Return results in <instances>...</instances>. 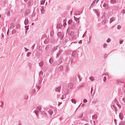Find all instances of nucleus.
Segmentation results:
<instances>
[{"mask_svg": "<svg viewBox=\"0 0 125 125\" xmlns=\"http://www.w3.org/2000/svg\"><path fill=\"white\" fill-rule=\"evenodd\" d=\"M106 76H104V77L103 81L104 82H105L106 81Z\"/></svg>", "mask_w": 125, "mask_h": 125, "instance_id": "nucleus-52", "label": "nucleus"}, {"mask_svg": "<svg viewBox=\"0 0 125 125\" xmlns=\"http://www.w3.org/2000/svg\"><path fill=\"white\" fill-rule=\"evenodd\" d=\"M48 113L49 114L51 115H52L53 113V111L52 109H50L48 111Z\"/></svg>", "mask_w": 125, "mask_h": 125, "instance_id": "nucleus-28", "label": "nucleus"}, {"mask_svg": "<svg viewBox=\"0 0 125 125\" xmlns=\"http://www.w3.org/2000/svg\"><path fill=\"white\" fill-rule=\"evenodd\" d=\"M31 92L34 93L35 92V88H32L31 89Z\"/></svg>", "mask_w": 125, "mask_h": 125, "instance_id": "nucleus-39", "label": "nucleus"}, {"mask_svg": "<svg viewBox=\"0 0 125 125\" xmlns=\"http://www.w3.org/2000/svg\"><path fill=\"white\" fill-rule=\"evenodd\" d=\"M93 91V89L92 88H91V94H92V92Z\"/></svg>", "mask_w": 125, "mask_h": 125, "instance_id": "nucleus-54", "label": "nucleus"}, {"mask_svg": "<svg viewBox=\"0 0 125 125\" xmlns=\"http://www.w3.org/2000/svg\"><path fill=\"white\" fill-rule=\"evenodd\" d=\"M73 23V21L71 19L69 20L68 21V23L69 25H71Z\"/></svg>", "mask_w": 125, "mask_h": 125, "instance_id": "nucleus-27", "label": "nucleus"}, {"mask_svg": "<svg viewBox=\"0 0 125 125\" xmlns=\"http://www.w3.org/2000/svg\"><path fill=\"white\" fill-rule=\"evenodd\" d=\"M0 107L1 108L0 109V111H1L2 109L3 108V106L1 105H0Z\"/></svg>", "mask_w": 125, "mask_h": 125, "instance_id": "nucleus-56", "label": "nucleus"}, {"mask_svg": "<svg viewBox=\"0 0 125 125\" xmlns=\"http://www.w3.org/2000/svg\"><path fill=\"white\" fill-rule=\"evenodd\" d=\"M83 102L84 103H86L87 102V100L86 99H84L83 100Z\"/></svg>", "mask_w": 125, "mask_h": 125, "instance_id": "nucleus-50", "label": "nucleus"}, {"mask_svg": "<svg viewBox=\"0 0 125 125\" xmlns=\"http://www.w3.org/2000/svg\"><path fill=\"white\" fill-rule=\"evenodd\" d=\"M54 34V31H52L50 33V36L51 38H52L53 37V35Z\"/></svg>", "mask_w": 125, "mask_h": 125, "instance_id": "nucleus-25", "label": "nucleus"}, {"mask_svg": "<svg viewBox=\"0 0 125 125\" xmlns=\"http://www.w3.org/2000/svg\"><path fill=\"white\" fill-rule=\"evenodd\" d=\"M28 98V96L27 95H26L24 99L25 100H27Z\"/></svg>", "mask_w": 125, "mask_h": 125, "instance_id": "nucleus-42", "label": "nucleus"}, {"mask_svg": "<svg viewBox=\"0 0 125 125\" xmlns=\"http://www.w3.org/2000/svg\"><path fill=\"white\" fill-rule=\"evenodd\" d=\"M107 45L106 43H104L103 46V47L104 48H105L107 47Z\"/></svg>", "mask_w": 125, "mask_h": 125, "instance_id": "nucleus-47", "label": "nucleus"}, {"mask_svg": "<svg viewBox=\"0 0 125 125\" xmlns=\"http://www.w3.org/2000/svg\"><path fill=\"white\" fill-rule=\"evenodd\" d=\"M74 32L73 31H69V35L70 36H72L74 34Z\"/></svg>", "mask_w": 125, "mask_h": 125, "instance_id": "nucleus-19", "label": "nucleus"}, {"mask_svg": "<svg viewBox=\"0 0 125 125\" xmlns=\"http://www.w3.org/2000/svg\"><path fill=\"white\" fill-rule=\"evenodd\" d=\"M10 13L9 11L8 10L6 11L5 12V14H6L7 16H10Z\"/></svg>", "mask_w": 125, "mask_h": 125, "instance_id": "nucleus-29", "label": "nucleus"}, {"mask_svg": "<svg viewBox=\"0 0 125 125\" xmlns=\"http://www.w3.org/2000/svg\"><path fill=\"white\" fill-rule=\"evenodd\" d=\"M122 13L123 14H124L125 13V10H122Z\"/></svg>", "mask_w": 125, "mask_h": 125, "instance_id": "nucleus-61", "label": "nucleus"}, {"mask_svg": "<svg viewBox=\"0 0 125 125\" xmlns=\"http://www.w3.org/2000/svg\"><path fill=\"white\" fill-rule=\"evenodd\" d=\"M110 2L111 3L115 4L116 3L117 1L116 0H111Z\"/></svg>", "mask_w": 125, "mask_h": 125, "instance_id": "nucleus-31", "label": "nucleus"}, {"mask_svg": "<svg viewBox=\"0 0 125 125\" xmlns=\"http://www.w3.org/2000/svg\"><path fill=\"white\" fill-rule=\"evenodd\" d=\"M108 56V55L107 54H105V55L104 57V58H106Z\"/></svg>", "mask_w": 125, "mask_h": 125, "instance_id": "nucleus-60", "label": "nucleus"}, {"mask_svg": "<svg viewBox=\"0 0 125 125\" xmlns=\"http://www.w3.org/2000/svg\"><path fill=\"white\" fill-rule=\"evenodd\" d=\"M83 116V113L81 114V115H80V116H79V118H80L82 117Z\"/></svg>", "mask_w": 125, "mask_h": 125, "instance_id": "nucleus-51", "label": "nucleus"}, {"mask_svg": "<svg viewBox=\"0 0 125 125\" xmlns=\"http://www.w3.org/2000/svg\"><path fill=\"white\" fill-rule=\"evenodd\" d=\"M58 45L56 47H54L53 48H52L51 50L52 52H55L56 50H57L58 49Z\"/></svg>", "mask_w": 125, "mask_h": 125, "instance_id": "nucleus-10", "label": "nucleus"}, {"mask_svg": "<svg viewBox=\"0 0 125 125\" xmlns=\"http://www.w3.org/2000/svg\"><path fill=\"white\" fill-rule=\"evenodd\" d=\"M114 122L115 125H117V120L116 119H115L114 120Z\"/></svg>", "mask_w": 125, "mask_h": 125, "instance_id": "nucleus-53", "label": "nucleus"}, {"mask_svg": "<svg viewBox=\"0 0 125 125\" xmlns=\"http://www.w3.org/2000/svg\"><path fill=\"white\" fill-rule=\"evenodd\" d=\"M96 0H95L93 1V3L91 4V6L89 7V9L90 10L91 9V8L93 7L92 6L95 3Z\"/></svg>", "mask_w": 125, "mask_h": 125, "instance_id": "nucleus-21", "label": "nucleus"}, {"mask_svg": "<svg viewBox=\"0 0 125 125\" xmlns=\"http://www.w3.org/2000/svg\"><path fill=\"white\" fill-rule=\"evenodd\" d=\"M24 48L25 49V51L26 52L27 51L29 50L28 49H27L26 48L24 47Z\"/></svg>", "mask_w": 125, "mask_h": 125, "instance_id": "nucleus-62", "label": "nucleus"}, {"mask_svg": "<svg viewBox=\"0 0 125 125\" xmlns=\"http://www.w3.org/2000/svg\"><path fill=\"white\" fill-rule=\"evenodd\" d=\"M97 116L95 114L92 116L93 119L94 120H95L97 118Z\"/></svg>", "mask_w": 125, "mask_h": 125, "instance_id": "nucleus-23", "label": "nucleus"}, {"mask_svg": "<svg viewBox=\"0 0 125 125\" xmlns=\"http://www.w3.org/2000/svg\"><path fill=\"white\" fill-rule=\"evenodd\" d=\"M119 125H125L123 122L121 121L119 124Z\"/></svg>", "mask_w": 125, "mask_h": 125, "instance_id": "nucleus-49", "label": "nucleus"}, {"mask_svg": "<svg viewBox=\"0 0 125 125\" xmlns=\"http://www.w3.org/2000/svg\"><path fill=\"white\" fill-rule=\"evenodd\" d=\"M58 37L60 39V40H62L63 37V34H62V33L61 32H58L57 33Z\"/></svg>", "mask_w": 125, "mask_h": 125, "instance_id": "nucleus-2", "label": "nucleus"}, {"mask_svg": "<svg viewBox=\"0 0 125 125\" xmlns=\"http://www.w3.org/2000/svg\"><path fill=\"white\" fill-rule=\"evenodd\" d=\"M78 77L80 80V81H81L82 80V78L81 77L80 75H79V74L78 75Z\"/></svg>", "mask_w": 125, "mask_h": 125, "instance_id": "nucleus-40", "label": "nucleus"}, {"mask_svg": "<svg viewBox=\"0 0 125 125\" xmlns=\"http://www.w3.org/2000/svg\"><path fill=\"white\" fill-rule=\"evenodd\" d=\"M121 28V27L119 25H118L117 27V29L118 30L120 29Z\"/></svg>", "mask_w": 125, "mask_h": 125, "instance_id": "nucleus-57", "label": "nucleus"}, {"mask_svg": "<svg viewBox=\"0 0 125 125\" xmlns=\"http://www.w3.org/2000/svg\"><path fill=\"white\" fill-rule=\"evenodd\" d=\"M35 16V13H34V12H33L31 15V17H33L34 16Z\"/></svg>", "mask_w": 125, "mask_h": 125, "instance_id": "nucleus-46", "label": "nucleus"}, {"mask_svg": "<svg viewBox=\"0 0 125 125\" xmlns=\"http://www.w3.org/2000/svg\"><path fill=\"white\" fill-rule=\"evenodd\" d=\"M31 11L30 9H28L26 10L24 13V15L25 16H26L29 15Z\"/></svg>", "mask_w": 125, "mask_h": 125, "instance_id": "nucleus-4", "label": "nucleus"}, {"mask_svg": "<svg viewBox=\"0 0 125 125\" xmlns=\"http://www.w3.org/2000/svg\"><path fill=\"white\" fill-rule=\"evenodd\" d=\"M29 21L27 18H26L24 21V24L25 25H27L29 23Z\"/></svg>", "mask_w": 125, "mask_h": 125, "instance_id": "nucleus-13", "label": "nucleus"}, {"mask_svg": "<svg viewBox=\"0 0 125 125\" xmlns=\"http://www.w3.org/2000/svg\"><path fill=\"white\" fill-rule=\"evenodd\" d=\"M119 117L120 119L121 120H122L124 117L123 114L121 112L119 113Z\"/></svg>", "mask_w": 125, "mask_h": 125, "instance_id": "nucleus-7", "label": "nucleus"}, {"mask_svg": "<svg viewBox=\"0 0 125 125\" xmlns=\"http://www.w3.org/2000/svg\"><path fill=\"white\" fill-rule=\"evenodd\" d=\"M77 52L76 51H74L72 53V56L73 57H74L77 54Z\"/></svg>", "mask_w": 125, "mask_h": 125, "instance_id": "nucleus-24", "label": "nucleus"}, {"mask_svg": "<svg viewBox=\"0 0 125 125\" xmlns=\"http://www.w3.org/2000/svg\"><path fill=\"white\" fill-rule=\"evenodd\" d=\"M45 1V0H42L41 1L40 4L43 5Z\"/></svg>", "mask_w": 125, "mask_h": 125, "instance_id": "nucleus-33", "label": "nucleus"}, {"mask_svg": "<svg viewBox=\"0 0 125 125\" xmlns=\"http://www.w3.org/2000/svg\"><path fill=\"white\" fill-rule=\"evenodd\" d=\"M76 27V26L75 24H73L71 26V29L73 30L75 29Z\"/></svg>", "mask_w": 125, "mask_h": 125, "instance_id": "nucleus-17", "label": "nucleus"}, {"mask_svg": "<svg viewBox=\"0 0 125 125\" xmlns=\"http://www.w3.org/2000/svg\"><path fill=\"white\" fill-rule=\"evenodd\" d=\"M114 102L115 103L116 105L119 104L117 100L116 99H114Z\"/></svg>", "mask_w": 125, "mask_h": 125, "instance_id": "nucleus-38", "label": "nucleus"}, {"mask_svg": "<svg viewBox=\"0 0 125 125\" xmlns=\"http://www.w3.org/2000/svg\"><path fill=\"white\" fill-rule=\"evenodd\" d=\"M64 67L62 65H61L59 67L58 70L59 71H62Z\"/></svg>", "mask_w": 125, "mask_h": 125, "instance_id": "nucleus-15", "label": "nucleus"}, {"mask_svg": "<svg viewBox=\"0 0 125 125\" xmlns=\"http://www.w3.org/2000/svg\"><path fill=\"white\" fill-rule=\"evenodd\" d=\"M61 88V86H59L56 88L55 89V91L57 92L60 93V90Z\"/></svg>", "mask_w": 125, "mask_h": 125, "instance_id": "nucleus-6", "label": "nucleus"}, {"mask_svg": "<svg viewBox=\"0 0 125 125\" xmlns=\"http://www.w3.org/2000/svg\"><path fill=\"white\" fill-rule=\"evenodd\" d=\"M36 88L37 89V91H38L39 90L40 88V87L39 86H37V85H36Z\"/></svg>", "mask_w": 125, "mask_h": 125, "instance_id": "nucleus-48", "label": "nucleus"}, {"mask_svg": "<svg viewBox=\"0 0 125 125\" xmlns=\"http://www.w3.org/2000/svg\"><path fill=\"white\" fill-rule=\"evenodd\" d=\"M94 11L98 17L100 16V14L99 12L96 9H94Z\"/></svg>", "mask_w": 125, "mask_h": 125, "instance_id": "nucleus-12", "label": "nucleus"}, {"mask_svg": "<svg viewBox=\"0 0 125 125\" xmlns=\"http://www.w3.org/2000/svg\"><path fill=\"white\" fill-rule=\"evenodd\" d=\"M15 26V24L13 23H12L10 24V28H13Z\"/></svg>", "mask_w": 125, "mask_h": 125, "instance_id": "nucleus-26", "label": "nucleus"}, {"mask_svg": "<svg viewBox=\"0 0 125 125\" xmlns=\"http://www.w3.org/2000/svg\"><path fill=\"white\" fill-rule=\"evenodd\" d=\"M62 52V51L61 50H60L58 53H57L56 58H57L61 54V52Z\"/></svg>", "mask_w": 125, "mask_h": 125, "instance_id": "nucleus-9", "label": "nucleus"}, {"mask_svg": "<svg viewBox=\"0 0 125 125\" xmlns=\"http://www.w3.org/2000/svg\"><path fill=\"white\" fill-rule=\"evenodd\" d=\"M73 58L72 57L70 58V60L69 61V63H70L71 64L73 62Z\"/></svg>", "mask_w": 125, "mask_h": 125, "instance_id": "nucleus-18", "label": "nucleus"}, {"mask_svg": "<svg viewBox=\"0 0 125 125\" xmlns=\"http://www.w3.org/2000/svg\"><path fill=\"white\" fill-rule=\"evenodd\" d=\"M107 5L106 3H104V5H103V6L104 7H106Z\"/></svg>", "mask_w": 125, "mask_h": 125, "instance_id": "nucleus-58", "label": "nucleus"}, {"mask_svg": "<svg viewBox=\"0 0 125 125\" xmlns=\"http://www.w3.org/2000/svg\"><path fill=\"white\" fill-rule=\"evenodd\" d=\"M117 105L118 107L119 108H121V105L120 104H117Z\"/></svg>", "mask_w": 125, "mask_h": 125, "instance_id": "nucleus-55", "label": "nucleus"}, {"mask_svg": "<svg viewBox=\"0 0 125 125\" xmlns=\"http://www.w3.org/2000/svg\"><path fill=\"white\" fill-rule=\"evenodd\" d=\"M43 72L42 71H41L39 73V77L38 79L39 85H40L41 84L42 82V76Z\"/></svg>", "mask_w": 125, "mask_h": 125, "instance_id": "nucleus-1", "label": "nucleus"}, {"mask_svg": "<svg viewBox=\"0 0 125 125\" xmlns=\"http://www.w3.org/2000/svg\"><path fill=\"white\" fill-rule=\"evenodd\" d=\"M34 112H35V114L37 116H39V114L38 113L39 112L38 111H37V110H35L34 111Z\"/></svg>", "mask_w": 125, "mask_h": 125, "instance_id": "nucleus-35", "label": "nucleus"}, {"mask_svg": "<svg viewBox=\"0 0 125 125\" xmlns=\"http://www.w3.org/2000/svg\"><path fill=\"white\" fill-rule=\"evenodd\" d=\"M113 106L114 109L116 111H117V108H116V107L115 106V105H113Z\"/></svg>", "mask_w": 125, "mask_h": 125, "instance_id": "nucleus-37", "label": "nucleus"}, {"mask_svg": "<svg viewBox=\"0 0 125 125\" xmlns=\"http://www.w3.org/2000/svg\"><path fill=\"white\" fill-rule=\"evenodd\" d=\"M91 78H93V77L92 76H91L90 77V80L92 81H93L94 80V79L93 78V79H91Z\"/></svg>", "mask_w": 125, "mask_h": 125, "instance_id": "nucleus-59", "label": "nucleus"}, {"mask_svg": "<svg viewBox=\"0 0 125 125\" xmlns=\"http://www.w3.org/2000/svg\"><path fill=\"white\" fill-rule=\"evenodd\" d=\"M115 17H112L110 19V22L112 23L113 22V21L115 20Z\"/></svg>", "mask_w": 125, "mask_h": 125, "instance_id": "nucleus-30", "label": "nucleus"}, {"mask_svg": "<svg viewBox=\"0 0 125 125\" xmlns=\"http://www.w3.org/2000/svg\"><path fill=\"white\" fill-rule=\"evenodd\" d=\"M33 3V0H29L27 3V6L30 7L32 5Z\"/></svg>", "mask_w": 125, "mask_h": 125, "instance_id": "nucleus-5", "label": "nucleus"}, {"mask_svg": "<svg viewBox=\"0 0 125 125\" xmlns=\"http://www.w3.org/2000/svg\"><path fill=\"white\" fill-rule=\"evenodd\" d=\"M92 38V37L91 36H90L89 39V41H91Z\"/></svg>", "mask_w": 125, "mask_h": 125, "instance_id": "nucleus-64", "label": "nucleus"}, {"mask_svg": "<svg viewBox=\"0 0 125 125\" xmlns=\"http://www.w3.org/2000/svg\"><path fill=\"white\" fill-rule=\"evenodd\" d=\"M64 93L65 94H68L70 92V90L68 89H66L64 90Z\"/></svg>", "mask_w": 125, "mask_h": 125, "instance_id": "nucleus-11", "label": "nucleus"}, {"mask_svg": "<svg viewBox=\"0 0 125 125\" xmlns=\"http://www.w3.org/2000/svg\"><path fill=\"white\" fill-rule=\"evenodd\" d=\"M41 12L42 14L44 13V10L43 9V7L42 6H41L40 8Z\"/></svg>", "mask_w": 125, "mask_h": 125, "instance_id": "nucleus-20", "label": "nucleus"}, {"mask_svg": "<svg viewBox=\"0 0 125 125\" xmlns=\"http://www.w3.org/2000/svg\"><path fill=\"white\" fill-rule=\"evenodd\" d=\"M31 52H29L27 53V56L28 57H29V56L31 54Z\"/></svg>", "mask_w": 125, "mask_h": 125, "instance_id": "nucleus-43", "label": "nucleus"}, {"mask_svg": "<svg viewBox=\"0 0 125 125\" xmlns=\"http://www.w3.org/2000/svg\"><path fill=\"white\" fill-rule=\"evenodd\" d=\"M39 66L40 67H42L44 65V63L43 61H42L40 62H39Z\"/></svg>", "mask_w": 125, "mask_h": 125, "instance_id": "nucleus-22", "label": "nucleus"}, {"mask_svg": "<svg viewBox=\"0 0 125 125\" xmlns=\"http://www.w3.org/2000/svg\"><path fill=\"white\" fill-rule=\"evenodd\" d=\"M63 61V60L62 57L61 56H60L58 61L57 62V64L58 65H59L60 64L62 63Z\"/></svg>", "mask_w": 125, "mask_h": 125, "instance_id": "nucleus-3", "label": "nucleus"}, {"mask_svg": "<svg viewBox=\"0 0 125 125\" xmlns=\"http://www.w3.org/2000/svg\"><path fill=\"white\" fill-rule=\"evenodd\" d=\"M53 60L52 58L51 57L49 60V62L50 64H52L53 62Z\"/></svg>", "mask_w": 125, "mask_h": 125, "instance_id": "nucleus-32", "label": "nucleus"}, {"mask_svg": "<svg viewBox=\"0 0 125 125\" xmlns=\"http://www.w3.org/2000/svg\"><path fill=\"white\" fill-rule=\"evenodd\" d=\"M73 84L72 83H70L68 84L67 86L70 89H72L73 87Z\"/></svg>", "mask_w": 125, "mask_h": 125, "instance_id": "nucleus-8", "label": "nucleus"}, {"mask_svg": "<svg viewBox=\"0 0 125 125\" xmlns=\"http://www.w3.org/2000/svg\"><path fill=\"white\" fill-rule=\"evenodd\" d=\"M72 102L74 104H76V101L72 99L71 100Z\"/></svg>", "mask_w": 125, "mask_h": 125, "instance_id": "nucleus-44", "label": "nucleus"}, {"mask_svg": "<svg viewBox=\"0 0 125 125\" xmlns=\"http://www.w3.org/2000/svg\"><path fill=\"white\" fill-rule=\"evenodd\" d=\"M111 40L110 38H108V39L106 40V42L107 43H109L110 42Z\"/></svg>", "mask_w": 125, "mask_h": 125, "instance_id": "nucleus-45", "label": "nucleus"}, {"mask_svg": "<svg viewBox=\"0 0 125 125\" xmlns=\"http://www.w3.org/2000/svg\"><path fill=\"white\" fill-rule=\"evenodd\" d=\"M36 109H37V111H38L39 112H41V109L42 108L40 106H36Z\"/></svg>", "mask_w": 125, "mask_h": 125, "instance_id": "nucleus-14", "label": "nucleus"}, {"mask_svg": "<svg viewBox=\"0 0 125 125\" xmlns=\"http://www.w3.org/2000/svg\"><path fill=\"white\" fill-rule=\"evenodd\" d=\"M29 26V25H28L27 26H25V27L26 29V31H27L29 29V28L28 27Z\"/></svg>", "mask_w": 125, "mask_h": 125, "instance_id": "nucleus-41", "label": "nucleus"}, {"mask_svg": "<svg viewBox=\"0 0 125 125\" xmlns=\"http://www.w3.org/2000/svg\"><path fill=\"white\" fill-rule=\"evenodd\" d=\"M74 18L75 20L76 21L77 23H79V19L78 18L75 17V16H74Z\"/></svg>", "mask_w": 125, "mask_h": 125, "instance_id": "nucleus-16", "label": "nucleus"}, {"mask_svg": "<svg viewBox=\"0 0 125 125\" xmlns=\"http://www.w3.org/2000/svg\"><path fill=\"white\" fill-rule=\"evenodd\" d=\"M40 112L41 113V114L44 115H46V114L45 112L44 111H41V112Z\"/></svg>", "mask_w": 125, "mask_h": 125, "instance_id": "nucleus-36", "label": "nucleus"}, {"mask_svg": "<svg viewBox=\"0 0 125 125\" xmlns=\"http://www.w3.org/2000/svg\"><path fill=\"white\" fill-rule=\"evenodd\" d=\"M78 43L80 44H81L82 43V40H80L79 42Z\"/></svg>", "mask_w": 125, "mask_h": 125, "instance_id": "nucleus-63", "label": "nucleus"}, {"mask_svg": "<svg viewBox=\"0 0 125 125\" xmlns=\"http://www.w3.org/2000/svg\"><path fill=\"white\" fill-rule=\"evenodd\" d=\"M49 42V41L48 39H46L44 41V43L45 44H48Z\"/></svg>", "mask_w": 125, "mask_h": 125, "instance_id": "nucleus-34", "label": "nucleus"}]
</instances>
